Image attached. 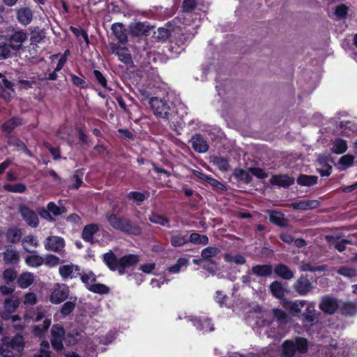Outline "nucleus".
I'll return each mask as SVG.
<instances>
[{
	"label": "nucleus",
	"instance_id": "obj_1",
	"mask_svg": "<svg viewBox=\"0 0 357 357\" xmlns=\"http://www.w3.org/2000/svg\"><path fill=\"white\" fill-rule=\"evenodd\" d=\"M103 260L109 268L112 271H117L120 275L125 273L126 268L135 266L139 261L137 255H125L117 259L112 252H109L103 255Z\"/></svg>",
	"mask_w": 357,
	"mask_h": 357
},
{
	"label": "nucleus",
	"instance_id": "obj_2",
	"mask_svg": "<svg viewBox=\"0 0 357 357\" xmlns=\"http://www.w3.org/2000/svg\"><path fill=\"white\" fill-rule=\"evenodd\" d=\"M107 220L110 226L115 229L132 235L141 234V228L137 225L127 219L119 218L116 214L107 215Z\"/></svg>",
	"mask_w": 357,
	"mask_h": 357
},
{
	"label": "nucleus",
	"instance_id": "obj_3",
	"mask_svg": "<svg viewBox=\"0 0 357 357\" xmlns=\"http://www.w3.org/2000/svg\"><path fill=\"white\" fill-rule=\"evenodd\" d=\"M79 277L89 291L99 294H106L109 292V288L106 285L96 282V276L91 271H82Z\"/></svg>",
	"mask_w": 357,
	"mask_h": 357
},
{
	"label": "nucleus",
	"instance_id": "obj_4",
	"mask_svg": "<svg viewBox=\"0 0 357 357\" xmlns=\"http://www.w3.org/2000/svg\"><path fill=\"white\" fill-rule=\"evenodd\" d=\"M220 250L216 247H207L202 250L201 256L204 261L203 268L208 271L214 273L217 268L218 261L216 259L217 255L220 253Z\"/></svg>",
	"mask_w": 357,
	"mask_h": 357
},
{
	"label": "nucleus",
	"instance_id": "obj_5",
	"mask_svg": "<svg viewBox=\"0 0 357 357\" xmlns=\"http://www.w3.org/2000/svg\"><path fill=\"white\" fill-rule=\"evenodd\" d=\"M307 349V340L302 337L297 338L295 342L286 340L283 344V355L285 357H292L296 350L300 353H305Z\"/></svg>",
	"mask_w": 357,
	"mask_h": 357
},
{
	"label": "nucleus",
	"instance_id": "obj_6",
	"mask_svg": "<svg viewBox=\"0 0 357 357\" xmlns=\"http://www.w3.org/2000/svg\"><path fill=\"white\" fill-rule=\"evenodd\" d=\"M149 104L156 116L165 119L169 118L171 108L163 99L157 97L151 98L149 100Z\"/></svg>",
	"mask_w": 357,
	"mask_h": 357
},
{
	"label": "nucleus",
	"instance_id": "obj_7",
	"mask_svg": "<svg viewBox=\"0 0 357 357\" xmlns=\"http://www.w3.org/2000/svg\"><path fill=\"white\" fill-rule=\"evenodd\" d=\"M69 294L70 289L66 284L56 283L51 289L50 301L52 304H60L68 298Z\"/></svg>",
	"mask_w": 357,
	"mask_h": 357
},
{
	"label": "nucleus",
	"instance_id": "obj_8",
	"mask_svg": "<svg viewBox=\"0 0 357 357\" xmlns=\"http://www.w3.org/2000/svg\"><path fill=\"white\" fill-rule=\"evenodd\" d=\"M20 305V300L17 296H11L6 298L4 301L3 311L1 313L2 319L8 320L12 319V321L15 323L16 321L20 320L18 316H10V314L16 311Z\"/></svg>",
	"mask_w": 357,
	"mask_h": 357
},
{
	"label": "nucleus",
	"instance_id": "obj_9",
	"mask_svg": "<svg viewBox=\"0 0 357 357\" xmlns=\"http://www.w3.org/2000/svg\"><path fill=\"white\" fill-rule=\"evenodd\" d=\"M192 38L193 36L190 33H183L179 27L173 29L170 49L172 50L174 48L173 45L174 44L178 48L183 50L186 43L192 40Z\"/></svg>",
	"mask_w": 357,
	"mask_h": 357
},
{
	"label": "nucleus",
	"instance_id": "obj_10",
	"mask_svg": "<svg viewBox=\"0 0 357 357\" xmlns=\"http://www.w3.org/2000/svg\"><path fill=\"white\" fill-rule=\"evenodd\" d=\"M27 33L24 30H18L10 35L5 36L10 49L14 51L20 50L24 41L27 40Z\"/></svg>",
	"mask_w": 357,
	"mask_h": 357
},
{
	"label": "nucleus",
	"instance_id": "obj_11",
	"mask_svg": "<svg viewBox=\"0 0 357 357\" xmlns=\"http://www.w3.org/2000/svg\"><path fill=\"white\" fill-rule=\"evenodd\" d=\"M19 212L25 222L32 227H38L39 219L36 213L24 204L19 206Z\"/></svg>",
	"mask_w": 357,
	"mask_h": 357
},
{
	"label": "nucleus",
	"instance_id": "obj_12",
	"mask_svg": "<svg viewBox=\"0 0 357 357\" xmlns=\"http://www.w3.org/2000/svg\"><path fill=\"white\" fill-rule=\"evenodd\" d=\"M348 346L349 343L345 340H331L328 349L332 356H340L350 352V348H348Z\"/></svg>",
	"mask_w": 357,
	"mask_h": 357
},
{
	"label": "nucleus",
	"instance_id": "obj_13",
	"mask_svg": "<svg viewBox=\"0 0 357 357\" xmlns=\"http://www.w3.org/2000/svg\"><path fill=\"white\" fill-rule=\"evenodd\" d=\"M52 332V344L56 350H61L63 348V339L65 334L63 328L59 325H54L51 330Z\"/></svg>",
	"mask_w": 357,
	"mask_h": 357
},
{
	"label": "nucleus",
	"instance_id": "obj_14",
	"mask_svg": "<svg viewBox=\"0 0 357 357\" xmlns=\"http://www.w3.org/2000/svg\"><path fill=\"white\" fill-rule=\"evenodd\" d=\"M44 246L47 250L59 252L65 247V241L62 237L51 236L45 239Z\"/></svg>",
	"mask_w": 357,
	"mask_h": 357
},
{
	"label": "nucleus",
	"instance_id": "obj_15",
	"mask_svg": "<svg viewBox=\"0 0 357 357\" xmlns=\"http://www.w3.org/2000/svg\"><path fill=\"white\" fill-rule=\"evenodd\" d=\"M293 287L299 296H305L312 291L313 286L309 279L301 276L296 280Z\"/></svg>",
	"mask_w": 357,
	"mask_h": 357
},
{
	"label": "nucleus",
	"instance_id": "obj_16",
	"mask_svg": "<svg viewBox=\"0 0 357 357\" xmlns=\"http://www.w3.org/2000/svg\"><path fill=\"white\" fill-rule=\"evenodd\" d=\"M59 272L61 277L63 279L75 278L80 275V268L72 263L60 266Z\"/></svg>",
	"mask_w": 357,
	"mask_h": 357
},
{
	"label": "nucleus",
	"instance_id": "obj_17",
	"mask_svg": "<svg viewBox=\"0 0 357 357\" xmlns=\"http://www.w3.org/2000/svg\"><path fill=\"white\" fill-rule=\"evenodd\" d=\"M281 305L292 313H299L301 310L305 306L306 301L296 300L290 301L287 298H283L281 301Z\"/></svg>",
	"mask_w": 357,
	"mask_h": 357
},
{
	"label": "nucleus",
	"instance_id": "obj_18",
	"mask_svg": "<svg viewBox=\"0 0 357 357\" xmlns=\"http://www.w3.org/2000/svg\"><path fill=\"white\" fill-rule=\"evenodd\" d=\"M319 307L326 313L333 314L338 307L337 301L333 297L324 296L319 303Z\"/></svg>",
	"mask_w": 357,
	"mask_h": 357
},
{
	"label": "nucleus",
	"instance_id": "obj_19",
	"mask_svg": "<svg viewBox=\"0 0 357 357\" xmlns=\"http://www.w3.org/2000/svg\"><path fill=\"white\" fill-rule=\"evenodd\" d=\"M112 33L118 39L119 43L126 44L128 42L127 31L122 23L117 22L112 25Z\"/></svg>",
	"mask_w": 357,
	"mask_h": 357
},
{
	"label": "nucleus",
	"instance_id": "obj_20",
	"mask_svg": "<svg viewBox=\"0 0 357 357\" xmlns=\"http://www.w3.org/2000/svg\"><path fill=\"white\" fill-rule=\"evenodd\" d=\"M18 22L22 25H28L33 19V12L28 7H22L16 10Z\"/></svg>",
	"mask_w": 357,
	"mask_h": 357
},
{
	"label": "nucleus",
	"instance_id": "obj_21",
	"mask_svg": "<svg viewBox=\"0 0 357 357\" xmlns=\"http://www.w3.org/2000/svg\"><path fill=\"white\" fill-rule=\"evenodd\" d=\"M99 231V227L97 224H89L86 225L82 233V237L86 242L91 244L95 243L94 235Z\"/></svg>",
	"mask_w": 357,
	"mask_h": 357
},
{
	"label": "nucleus",
	"instance_id": "obj_22",
	"mask_svg": "<svg viewBox=\"0 0 357 357\" xmlns=\"http://www.w3.org/2000/svg\"><path fill=\"white\" fill-rule=\"evenodd\" d=\"M191 143L194 150L199 153H206L208 149V144L202 135L197 134L192 136Z\"/></svg>",
	"mask_w": 357,
	"mask_h": 357
},
{
	"label": "nucleus",
	"instance_id": "obj_23",
	"mask_svg": "<svg viewBox=\"0 0 357 357\" xmlns=\"http://www.w3.org/2000/svg\"><path fill=\"white\" fill-rule=\"evenodd\" d=\"M270 182L279 187L287 188L294 184V178L286 174L275 175L271 177Z\"/></svg>",
	"mask_w": 357,
	"mask_h": 357
},
{
	"label": "nucleus",
	"instance_id": "obj_24",
	"mask_svg": "<svg viewBox=\"0 0 357 357\" xmlns=\"http://www.w3.org/2000/svg\"><path fill=\"white\" fill-rule=\"evenodd\" d=\"M188 321L192 322L193 325L197 327L199 331H202L204 333L213 331V326L211 321L206 318L197 319L188 317Z\"/></svg>",
	"mask_w": 357,
	"mask_h": 357
},
{
	"label": "nucleus",
	"instance_id": "obj_25",
	"mask_svg": "<svg viewBox=\"0 0 357 357\" xmlns=\"http://www.w3.org/2000/svg\"><path fill=\"white\" fill-rule=\"evenodd\" d=\"M3 260L6 264H17L20 260L17 251L11 246H8L3 252Z\"/></svg>",
	"mask_w": 357,
	"mask_h": 357
},
{
	"label": "nucleus",
	"instance_id": "obj_26",
	"mask_svg": "<svg viewBox=\"0 0 357 357\" xmlns=\"http://www.w3.org/2000/svg\"><path fill=\"white\" fill-rule=\"evenodd\" d=\"M331 150L336 154H342L347 150V142L340 138H335L331 142Z\"/></svg>",
	"mask_w": 357,
	"mask_h": 357
},
{
	"label": "nucleus",
	"instance_id": "obj_27",
	"mask_svg": "<svg viewBox=\"0 0 357 357\" xmlns=\"http://www.w3.org/2000/svg\"><path fill=\"white\" fill-rule=\"evenodd\" d=\"M319 206V202L317 200H302L298 202H293L291 206L294 209L299 210H309L315 208Z\"/></svg>",
	"mask_w": 357,
	"mask_h": 357
},
{
	"label": "nucleus",
	"instance_id": "obj_28",
	"mask_svg": "<svg viewBox=\"0 0 357 357\" xmlns=\"http://www.w3.org/2000/svg\"><path fill=\"white\" fill-rule=\"evenodd\" d=\"M251 273L259 277L269 276L273 273V267L268 264L256 265L252 267Z\"/></svg>",
	"mask_w": 357,
	"mask_h": 357
},
{
	"label": "nucleus",
	"instance_id": "obj_29",
	"mask_svg": "<svg viewBox=\"0 0 357 357\" xmlns=\"http://www.w3.org/2000/svg\"><path fill=\"white\" fill-rule=\"evenodd\" d=\"M269 220L271 222L281 227L287 226V220L283 213L279 211H267Z\"/></svg>",
	"mask_w": 357,
	"mask_h": 357
},
{
	"label": "nucleus",
	"instance_id": "obj_30",
	"mask_svg": "<svg viewBox=\"0 0 357 357\" xmlns=\"http://www.w3.org/2000/svg\"><path fill=\"white\" fill-rule=\"evenodd\" d=\"M130 31L133 36H148L149 28L144 22H137L130 26Z\"/></svg>",
	"mask_w": 357,
	"mask_h": 357
},
{
	"label": "nucleus",
	"instance_id": "obj_31",
	"mask_svg": "<svg viewBox=\"0 0 357 357\" xmlns=\"http://www.w3.org/2000/svg\"><path fill=\"white\" fill-rule=\"evenodd\" d=\"M173 31L166 27H159L157 31H154L153 37L158 42H165L167 39H172Z\"/></svg>",
	"mask_w": 357,
	"mask_h": 357
},
{
	"label": "nucleus",
	"instance_id": "obj_32",
	"mask_svg": "<svg viewBox=\"0 0 357 357\" xmlns=\"http://www.w3.org/2000/svg\"><path fill=\"white\" fill-rule=\"evenodd\" d=\"M3 343L7 344V347L16 350L19 353L23 349L24 347L23 337L20 335H15L10 342H7V338H4Z\"/></svg>",
	"mask_w": 357,
	"mask_h": 357
},
{
	"label": "nucleus",
	"instance_id": "obj_33",
	"mask_svg": "<svg viewBox=\"0 0 357 357\" xmlns=\"http://www.w3.org/2000/svg\"><path fill=\"white\" fill-rule=\"evenodd\" d=\"M23 248L28 252H33L31 248H36L38 246V241L36 236L29 235L25 236L22 242Z\"/></svg>",
	"mask_w": 357,
	"mask_h": 357
},
{
	"label": "nucleus",
	"instance_id": "obj_34",
	"mask_svg": "<svg viewBox=\"0 0 357 357\" xmlns=\"http://www.w3.org/2000/svg\"><path fill=\"white\" fill-rule=\"evenodd\" d=\"M189 241L187 236L178 232H172L170 238V243L174 247H180Z\"/></svg>",
	"mask_w": 357,
	"mask_h": 357
},
{
	"label": "nucleus",
	"instance_id": "obj_35",
	"mask_svg": "<svg viewBox=\"0 0 357 357\" xmlns=\"http://www.w3.org/2000/svg\"><path fill=\"white\" fill-rule=\"evenodd\" d=\"M34 281V275L30 272L22 273L17 279L18 285L23 289L29 287Z\"/></svg>",
	"mask_w": 357,
	"mask_h": 357
},
{
	"label": "nucleus",
	"instance_id": "obj_36",
	"mask_svg": "<svg viewBox=\"0 0 357 357\" xmlns=\"http://www.w3.org/2000/svg\"><path fill=\"white\" fill-rule=\"evenodd\" d=\"M274 271L278 276L285 280H290L294 275L293 271L288 266L283 264L276 266Z\"/></svg>",
	"mask_w": 357,
	"mask_h": 357
},
{
	"label": "nucleus",
	"instance_id": "obj_37",
	"mask_svg": "<svg viewBox=\"0 0 357 357\" xmlns=\"http://www.w3.org/2000/svg\"><path fill=\"white\" fill-rule=\"evenodd\" d=\"M270 291L272 294L281 301L284 298V289L281 282L278 281H274L270 284Z\"/></svg>",
	"mask_w": 357,
	"mask_h": 357
},
{
	"label": "nucleus",
	"instance_id": "obj_38",
	"mask_svg": "<svg viewBox=\"0 0 357 357\" xmlns=\"http://www.w3.org/2000/svg\"><path fill=\"white\" fill-rule=\"evenodd\" d=\"M8 144L10 146H15L21 150H22L28 156L32 157L33 155L31 151L26 148V145L23 142L20 140L19 139L14 137L13 136H8Z\"/></svg>",
	"mask_w": 357,
	"mask_h": 357
},
{
	"label": "nucleus",
	"instance_id": "obj_39",
	"mask_svg": "<svg viewBox=\"0 0 357 357\" xmlns=\"http://www.w3.org/2000/svg\"><path fill=\"white\" fill-rule=\"evenodd\" d=\"M11 56L10 47L4 36L0 35V59H6Z\"/></svg>",
	"mask_w": 357,
	"mask_h": 357
},
{
	"label": "nucleus",
	"instance_id": "obj_40",
	"mask_svg": "<svg viewBox=\"0 0 357 357\" xmlns=\"http://www.w3.org/2000/svg\"><path fill=\"white\" fill-rule=\"evenodd\" d=\"M22 124V121L19 117L15 116L6 121L2 125V129L4 132L10 134L16 127Z\"/></svg>",
	"mask_w": 357,
	"mask_h": 357
},
{
	"label": "nucleus",
	"instance_id": "obj_41",
	"mask_svg": "<svg viewBox=\"0 0 357 357\" xmlns=\"http://www.w3.org/2000/svg\"><path fill=\"white\" fill-rule=\"evenodd\" d=\"M25 263L27 266L32 268H37L44 264L43 257L38 255H28L25 258Z\"/></svg>",
	"mask_w": 357,
	"mask_h": 357
},
{
	"label": "nucleus",
	"instance_id": "obj_42",
	"mask_svg": "<svg viewBox=\"0 0 357 357\" xmlns=\"http://www.w3.org/2000/svg\"><path fill=\"white\" fill-rule=\"evenodd\" d=\"M188 264V259L185 258H179L175 264L169 267L168 271L172 273H178L183 269H185Z\"/></svg>",
	"mask_w": 357,
	"mask_h": 357
},
{
	"label": "nucleus",
	"instance_id": "obj_43",
	"mask_svg": "<svg viewBox=\"0 0 357 357\" xmlns=\"http://www.w3.org/2000/svg\"><path fill=\"white\" fill-rule=\"evenodd\" d=\"M317 176L311 175H301L297 178V183L302 186H311L317 183Z\"/></svg>",
	"mask_w": 357,
	"mask_h": 357
},
{
	"label": "nucleus",
	"instance_id": "obj_44",
	"mask_svg": "<svg viewBox=\"0 0 357 357\" xmlns=\"http://www.w3.org/2000/svg\"><path fill=\"white\" fill-rule=\"evenodd\" d=\"M224 259L227 262L236 265L244 264L246 261L244 256L241 255H231L229 253H226L224 255Z\"/></svg>",
	"mask_w": 357,
	"mask_h": 357
},
{
	"label": "nucleus",
	"instance_id": "obj_45",
	"mask_svg": "<svg viewBox=\"0 0 357 357\" xmlns=\"http://www.w3.org/2000/svg\"><path fill=\"white\" fill-rule=\"evenodd\" d=\"M342 311L343 314L348 316L355 315L357 313V301L344 303L342 307Z\"/></svg>",
	"mask_w": 357,
	"mask_h": 357
},
{
	"label": "nucleus",
	"instance_id": "obj_46",
	"mask_svg": "<svg viewBox=\"0 0 357 357\" xmlns=\"http://www.w3.org/2000/svg\"><path fill=\"white\" fill-rule=\"evenodd\" d=\"M211 162L222 172L227 171L229 167L227 160L221 156H213Z\"/></svg>",
	"mask_w": 357,
	"mask_h": 357
},
{
	"label": "nucleus",
	"instance_id": "obj_47",
	"mask_svg": "<svg viewBox=\"0 0 357 357\" xmlns=\"http://www.w3.org/2000/svg\"><path fill=\"white\" fill-rule=\"evenodd\" d=\"M3 189L10 192L22 193L25 192L26 186L22 183H17L15 184L7 183L3 185Z\"/></svg>",
	"mask_w": 357,
	"mask_h": 357
},
{
	"label": "nucleus",
	"instance_id": "obj_48",
	"mask_svg": "<svg viewBox=\"0 0 357 357\" xmlns=\"http://www.w3.org/2000/svg\"><path fill=\"white\" fill-rule=\"evenodd\" d=\"M77 302L76 297H70V301H66L61 309V313L63 316L69 314L75 309Z\"/></svg>",
	"mask_w": 357,
	"mask_h": 357
},
{
	"label": "nucleus",
	"instance_id": "obj_49",
	"mask_svg": "<svg viewBox=\"0 0 357 357\" xmlns=\"http://www.w3.org/2000/svg\"><path fill=\"white\" fill-rule=\"evenodd\" d=\"M51 324V319H45L43 321V324L42 326H34L33 328V332L35 335L38 337H42L45 333L47 331V330L49 328Z\"/></svg>",
	"mask_w": 357,
	"mask_h": 357
},
{
	"label": "nucleus",
	"instance_id": "obj_50",
	"mask_svg": "<svg viewBox=\"0 0 357 357\" xmlns=\"http://www.w3.org/2000/svg\"><path fill=\"white\" fill-rule=\"evenodd\" d=\"M6 237L8 241L12 243L18 242L22 237V232L20 229L17 228H10L6 233Z\"/></svg>",
	"mask_w": 357,
	"mask_h": 357
},
{
	"label": "nucleus",
	"instance_id": "obj_51",
	"mask_svg": "<svg viewBox=\"0 0 357 357\" xmlns=\"http://www.w3.org/2000/svg\"><path fill=\"white\" fill-rule=\"evenodd\" d=\"M189 241L195 244L206 245L208 243V238L206 235L194 232L190 234Z\"/></svg>",
	"mask_w": 357,
	"mask_h": 357
},
{
	"label": "nucleus",
	"instance_id": "obj_52",
	"mask_svg": "<svg viewBox=\"0 0 357 357\" xmlns=\"http://www.w3.org/2000/svg\"><path fill=\"white\" fill-rule=\"evenodd\" d=\"M47 209L50 211L51 214L54 216H58L66 213V209L63 206H57L54 202H50L47 206Z\"/></svg>",
	"mask_w": 357,
	"mask_h": 357
},
{
	"label": "nucleus",
	"instance_id": "obj_53",
	"mask_svg": "<svg viewBox=\"0 0 357 357\" xmlns=\"http://www.w3.org/2000/svg\"><path fill=\"white\" fill-rule=\"evenodd\" d=\"M95 81L105 89H112L107 87V81L103 74L98 70H94L93 71Z\"/></svg>",
	"mask_w": 357,
	"mask_h": 357
},
{
	"label": "nucleus",
	"instance_id": "obj_54",
	"mask_svg": "<svg viewBox=\"0 0 357 357\" xmlns=\"http://www.w3.org/2000/svg\"><path fill=\"white\" fill-rule=\"evenodd\" d=\"M45 38V33L38 29L31 32L30 40L32 44H38L42 43Z\"/></svg>",
	"mask_w": 357,
	"mask_h": 357
},
{
	"label": "nucleus",
	"instance_id": "obj_55",
	"mask_svg": "<svg viewBox=\"0 0 357 357\" xmlns=\"http://www.w3.org/2000/svg\"><path fill=\"white\" fill-rule=\"evenodd\" d=\"M6 75L0 73V89H13L15 86Z\"/></svg>",
	"mask_w": 357,
	"mask_h": 357
},
{
	"label": "nucleus",
	"instance_id": "obj_56",
	"mask_svg": "<svg viewBox=\"0 0 357 357\" xmlns=\"http://www.w3.org/2000/svg\"><path fill=\"white\" fill-rule=\"evenodd\" d=\"M149 220L155 224H158L162 226L169 227V220L167 218L158 214H151L149 217Z\"/></svg>",
	"mask_w": 357,
	"mask_h": 357
},
{
	"label": "nucleus",
	"instance_id": "obj_57",
	"mask_svg": "<svg viewBox=\"0 0 357 357\" xmlns=\"http://www.w3.org/2000/svg\"><path fill=\"white\" fill-rule=\"evenodd\" d=\"M349 8L345 4H340L335 8V15L340 19H345L348 15Z\"/></svg>",
	"mask_w": 357,
	"mask_h": 357
},
{
	"label": "nucleus",
	"instance_id": "obj_58",
	"mask_svg": "<svg viewBox=\"0 0 357 357\" xmlns=\"http://www.w3.org/2000/svg\"><path fill=\"white\" fill-rule=\"evenodd\" d=\"M354 160V158L353 155L347 154L340 158L339 165L342 166L343 169H346L353 165Z\"/></svg>",
	"mask_w": 357,
	"mask_h": 357
},
{
	"label": "nucleus",
	"instance_id": "obj_59",
	"mask_svg": "<svg viewBox=\"0 0 357 357\" xmlns=\"http://www.w3.org/2000/svg\"><path fill=\"white\" fill-rule=\"evenodd\" d=\"M197 7L196 0H183L182 10L184 13H192Z\"/></svg>",
	"mask_w": 357,
	"mask_h": 357
},
{
	"label": "nucleus",
	"instance_id": "obj_60",
	"mask_svg": "<svg viewBox=\"0 0 357 357\" xmlns=\"http://www.w3.org/2000/svg\"><path fill=\"white\" fill-rule=\"evenodd\" d=\"M70 31L77 37L82 36L86 44L89 43V38L87 32L82 28L70 26Z\"/></svg>",
	"mask_w": 357,
	"mask_h": 357
},
{
	"label": "nucleus",
	"instance_id": "obj_61",
	"mask_svg": "<svg viewBox=\"0 0 357 357\" xmlns=\"http://www.w3.org/2000/svg\"><path fill=\"white\" fill-rule=\"evenodd\" d=\"M36 357H51L50 344L47 341H43L40 344L39 354Z\"/></svg>",
	"mask_w": 357,
	"mask_h": 357
},
{
	"label": "nucleus",
	"instance_id": "obj_62",
	"mask_svg": "<svg viewBox=\"0 0 357 357\" xmlns=\"http://www.w3.org/2000/svg\"><path fill=\"white\" fill-rule=\"evenodd\" d=\"M44 264L48 266L54 267L59 264L60 259L58 257L53 255H47L43 258Z\"/></svg>",
	"mask_w": 357,
	"mask_h": 357
},
{
	"label": "nucleus",
	"instance_id": "obj_63",
	"mask_svg": "<svg viewBox=\"0 0 357 357\" xmlns=\"http://www.w3.org/2000/svg\"><path fill=\"white\" fill-rule=\"evenodd\" d=\"M70 79L72 83L77 87L84 89L87 86L86 82L74 74L70 75Z\"/></svg>",
	"mask_w": 357,
	"mask_h": 357
},
{
	"label": "nucleus",
	"instance_id": "obj_64",
	"mask_svg": "<svg viewBox=\"0 0 357 357\" xmlns=\"http://www.w3.org/2000/svg\"><path fill=\"white\" fill-rule=\"evenodd\" d=\"M337 273L340 275H342L347 278H354L357 275L356 271L355 269L349 268V267H341L338 271Z\"/></svg>",
	"mask_w": 357,
	"mask_h": 357
}]
</instances>
